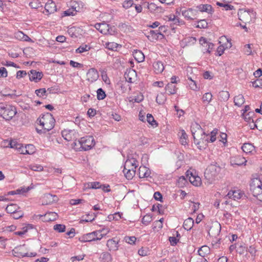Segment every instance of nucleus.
I'll list each match as a JSON object with an SVG mask.
<instances>
[{"instance_id":"1","label":"nucleus","mask_w":262,"mask_h":262,"mask_svg":"<svg viewBox=\"0 0 262 262\" xmlns=\"http://www.w3.org/2000/svg\"><path fill=\"white\" fill-rule=\"evenodd\" d=\"M191 131L193 137L194 142L198 145V147L200 149L204 148V146H202V145L204 143V141L208 142L209 135H206L200 125L196 123L192 124Z\"/></svg>"},{"instance_id":"2","label":"nucleus","mask_w":262,"mask_h":262,"mask_svg":"<svg viewBox=\"0 0 262 262\" xmlns=\"http://www.w3.org/2000/svg\"><path fill=\"white\" fill-rule=\"evenodd\" d=\"M137 167L138 162L135 159L126 160L123 170L126 179L131 180L133 178L135 175L136 169Z\"/></svg>"},{"instance_id":"3","label":"nucleus","mask_w":262,"mask_h":262,"mask_svg":"<svg viewBox=\"0 0 262 262\" xmlns=\"http://www.w3.org/2000/svg\"><path fill=\"white\" fill-rule=\"evenodd\" d=\"M16 113V109L14 106L0 103V115L5 120L12 119Z\"/></svg>"},{"instance_id":"4","label":"nucleus","mask_w":262,"mask_h":262,"mask_svg":"<svg viewBox=\"0 0 262 262\" xmlns=\"http://www.w3.org/2000/svg\"><path fill=\"white\" fill-rule=\"evenodd\" d=\"M55 122L54 118L50 113L43 115L39 120L40 125L46 131H49L54 127Z\"/></svg>"},{"instance_id":"5","label":"nucleus","mask_w":262,"mask_h":262,"mask_svg":"<svg viewBox=\"0 0 262 262\" xmlns=\"http://www.w3.org/2000/svg\"><path fill=\"white\" fill-rule=\"evenodd\" d=\"M239 19L244 23H249L256 17V13L252 9H239L238 12Z\"/></svg>"},{"instance_id":"6","label":"nucleus","mask_w":262,"mask_h":262,"mask_svg":"<svg viewBox=\"0 0 262 262\" xmlns=\"http://www.w3.org/2000/svg\"><path fill=\"white\" fill-rule=\"evenodd\" d=\"M12 253L14 256L19 258L24 257H35L37 255L36 252L28 253L25 245H19L15 247L12 250Z\"/></svg>"},{"instance_id":"7","label":"nucleus","mask_w":262,"mask_h":262,"mask_svg":"<svg viewBox=\"0 0 262 262\" xmlns=\"http://www.w3.org/2000/svg\"><path fill=\"white\" fill-rule=\"evenodd\" d=\"M221 168L215 164H211L208 166L204 172V176L208 181H212L220 173Z\"/></svg>"},{"instance_id":"8","label":"nucleus","mask_w":262,"mask_h":262,"mask_svg":"<svg viewBox=\"0 0 262 262\" xmlns=\"http://www.w3.org/2000/svg\"><path fill=\"white\" fill-rule=\"evenodd\" d=\"M78 142L80 147L84 150L91 149L95 144L93 137L90 136L81 138Z\"/></svg>"},{"instance_id":"9","label":"nucleus","mask_w":262,"mask_h":262,"mask_svg":"<svg viewBox=\"0 0 262 262\" xmlns=\"http://www.w3.org/2000/svg\"><path fill=\"white\" fill-rule=\"evenodd\" d=\"M256 185L253 184L250 185V191L254 197L256 198L258 200L262 202L261 182L258 180H256Z\"/></svg>"},{"instance_id":"10","label":"nucleus","mask_w":262,"mask_h":262,"mask_svg":"<svg viewBox=\"0 0 262 262\" xmlns=\"http://www.w3.org/2000/svg\"><path fill=\"white\" fill-rule=\"evenodd\" d=\"M95 28L103 34H113L115 33L113 28L106 23H97L95 25Z\"/></svg>"},{"instance_id":"11","label":"nucleus","mask_w":262,"mask_h":262,"mask_svg":"<svg viewBox=\"0 0 262 262\" xmlns=\"http://www.w3.org/2000/svg\"><path fill=\"white\" fill-rule=\"evenodd\" d=\"M124 77L128 82L133 83L137 80V73L134 69H127L125 72Z\"/></svg>"},{"instance_id":"12","label":"nucleus","mask_w":262,"mask_h":262,"mask_svg":"<svg viewBox=\"0 0 262 262\" xmlns=\"http://www.w3.org/2000/svg\"><path fill=\"white\" fill-rule=\"evenodd\" d=\"M183 16L187 19H195L197 17L198 10L193 8H189L187 10H182Z\"/></svg>"},{"instance_id":"13","label":"nucleus","mask_w":262,"mask_h":262,"mask_svg":"<svg viewBox=\"0 0 262 262\" xmlns=\"http://www.w3.org/2000/svg\"><path fill=\"white\" fill-rule=\"evenodd\" d=\"M62 136L67 141L74 140L76 138L77 133L74 129H64Z\"/></svg>"},{"instance_id":"14","label":"nucleus","mask_w":262,"mask_h":262,"mask_svg":"<svg viewBox=\"0 0 262 262\" xmlns=\"http://www.w3.org/2000/svg\"><path fill=\"white\" fill-rule=\"evenodd\" d=\"M246 162L245 158L239 155L231 157L230 159V164L233 166L245 165Z\"/></svg>"},{"instance_id":"15","label":"nucleus","mask_w":262,"mask_h":262,"mask_svg":"<svg viewBox=\"0 0 262 262\" xmlns=\"http://www.w3.org/2000/svg\"><path fill=\"white\" fill-rule=\"evenodd\" d=\"M86 76L88 81L93 82L98 79L99 74L95 69L91 68L87 72Z\"/></svg>"},{"instance_id":"16","label":"nucleus","mask_w":262,"mask_h":262,"mask_svg":"<svg viewBox=\"0 0 262 262\" xmlns=\"http://www.w3.org/2000/svg\"><path fill=\"white\" fill-rule=\"evenodd\" d=\"M199 41L202 46L205 47V45H206V46H208L207 48L202 49L203 52L210 53L211 50L213 48L214 45L211 42L207 41V39L203 37H201L200 38Z\"/></svg>"},{"instance_id":"17","label":"nucleus","mask_w":262,"mask_h":262,"mask_svg":"<svg viewBox=\"0 0 262 262\" xmlns=\"http://www.w3.org/2000/svg\"><path fill=\"white\" fill-rule=\"evenodd\" d=\"M97 233V232H96V231H93L92 232L84 234L83 235L79 237V240L81 242L83 243L90 242L92 241H96L95 234Z\"/></svg>"},{"instance_id":"18","label":"nucleus","mask_w":262,"mask_h":262,"mask_svg":"<svg viewBox=\"0 0 262 262\" xmlns=\"http://www.w3.org/2000/svg\"><path fill=\"white\" fill-rule=\"evenodd\" d=\"M244 194L242 193L240 190H230L228 192L227 196L230 198L232 199L235 201H237L242 198Z\"/></svg>"},{"instance_id":"19","label":"nucleus","mask_w":262,"mask_h":262,"mask_svg":"<svg viewBox=\"0 0 262 262\" xmlns=\"http://www.w3.org/2000/svg\"><path fill=\"white\" fill-rule=\"evenodd\" d=\"M78 5L77 3H75L71 8H69V9L63 11V15L62 16H74L75 15L77 12H79L80 11L79 8L77 9V5Z\"/></svg>"},{"instance_id":"20","label":"nucleus","mask_w":262,"mask_h":262,"mask_svg":"<svg viewBox=\"0 0 262 262\" xmlns=\"http://www.w3.org/2000/svg\"><path fill=\"white\" fill-rule=\"evenodd\" d=\"M29 73V79L31 81H37L40 80L43 76L41 72H36L35 70H31Z\"/></svg>"},{"instance_id":"21","label":"nucleus","mask_w":262,"mask_h":262,"mask_svg":"<svg viewBox=\"0 0 262 262\" xmlns=\"http://www.w3.org/2000/svg\"><path fill=\"white\" fill-rule=\"evenodd\" d=\"M150 170L146 167L140 166L138 170L139 177L140 178H145L150 177Z\"/></svg>"},{"instance_id":"22","label":"nucleus","mask_w":262,"mask_h":262,"mask_svg":"<svg viewBox=\"0 0 262 262\" xmlns=\"http://www.w3.org/2000/svg\"><path fill=\"white\" fill-rule=\"evenodd\" d=\"M45 8L46 11L50 14L53 13L57 10L55 3L51 0H49L47 2Z\"/></svg>"},{"instance_id":"23","label":"nucleus","mask_w":262,"mask_h":262,"mask_svg":"<svg viewBox=\"0 0 262 262\" xmlns=\"http://www.w3.org/2000/svg\"><path fill=\"white\" fill-rule=\"evenodd\" d=\"M4 146L6 147H10L12 148H15L18 149L21 148V144L18 143L16 140H6L4 141Z\"/></svg>"},{"instance_id":"24","label":"nucleus","mask_w":262,"mask_h":262,"mask_svg":"<svg viewBox=\"0 0 262 262\" xmlns=\"http://www.w3.org/2000/svg\"><path fill=\"white\" fill-rule=\"evenodd\" d=\"M221 227L220 224L216 223L212 225L208 230V234L210 236H216L217 235L220 231Z\"/></svg>"},{"instance_id":"25","label":"nucleus","mask_w":262,"mask_h":262,"mask_svg":"<svg viewBox=\"0 0 262 262\" xmlns=\"http://www.w3.org/2000/svg\"><path fill=\"white\" fill-rule=\"evenodd\" d=\"M55 198H57V196L55 195H52L50 193L45 194L43 197V200L42 203V205H46L50 204L52 202L56 201L57 200L55 199Z\"/></svg>"},{"instance_id":"26","label":"nucleus","mask_w":262,"mask_h":262,"mask_svg":"<svg viewBox=\"0 0 262 262\" xmlns=\"http://www.w3.org/2000/svg\"><path fill=\"white\" fill-rule=\"evenodd\" d=\"M242 149L243 151L246 154H251L255 150L254 145L250 143H245L242 146Z\"/></svg>"},{"instance_id":"27","label":"nucleus","mask_w":262,"mask_h":262,"mask_svg":"<svg viewBox=\"0 0 262 262\" xmlns=\"http://www.w3.org/2000/svg\"><path fill=\"white\" fill-rule=\"evenodd\" d=\"M196 9L201 12H206L208 13H211L212 12V7L210 5H200L196 7Z\"/></svg>"},{"instance_id":"28","label":"nucleus","mask_w":262,"mask_h":262,"mask_svg":"<svg viewBox=\"0 0 262 262\" xmlns=\"http://www.w3.org/2000/svg\"><path fill=\"white\" fill-rule=\"evenodd\" d=\"M118 27L121 31L125 33L131 32L134 31L133 28L126 23H121Z\"/></svg>"},{"instance_id":"29","label":"nucleus","mask_w":262,"mask_h":262,"mask_svg":"<svg viewBox=\"0 0 262 262\" xmlns=\"http://www.w3.org/2000/svg\"><path fill=\"white\" fill-rule=\"evenodd\" d=\"M58 217V215L54 212H49L44 215V221L50 222L55 220Z\"/></svg>"},{"instance_id":"30","label":"nucleus","mask_w":262,"mask_h":262,"mask_svg":"<svg viewBox=\"0 0 262 262\" xmlns=\"http://www.w3.org/2000/svg\"><path fill=\"white\" fill-rule=\"evenodd\" d=\"M153 67H154L155 72L157 74H159V73H162L164 69L163 63L161 61H157L155 62L153 64Z\"/></svg>"},{"instance_id":"31","label":"nucleus","mask_w":262,"mask_h":262,"mask_svg":"<svg viewBox=\"0 0 262 262\" xmlns=\"http://www.w3.org/2000/svg\"><path fill=\"white\" fill-rule=\"evenodd\" d=\"M118 243L114 239H111L107 241L106 245L110 250L116 251L118 248Z\"/></svg>"},{"instance_id":"32","label":"nucleus","mask_w":262,"mask_h":262,"mask_svg":"<svg viewBox=\"0 0 262 262\" xmlns=\"http://www.w3.org/2000/svg\"><path fill=\"white\" fill-rule=\"evenodd\" d=\"M176 86L172 83H168L165 86V90L168 95H173L177 92Z\"/></svg>"},{"instance_id":"33","label":"nucleus","mask_w":262,"mask_h":262,"mask_svg":"<svg viewBox=\"0 0 262 262\" xmlns=\"http://www.w3.org/2000/svg\"><path fill=\"white\" fill-rule=\"evenodd\" d=\"M194 221L191 217L186 219L183 223V227L185 230H190L193 227Z\"/></svg>"},{"instance_id":"34","label":"nucleus","mask_w":262,"mask_h":262,"mask_svg":"<svg viewBox=\"0 0 262 262\" xmlns=\"http://www.w3.org/2000/svg\"><path fill=\"white\" fill-rule=\"evenodd\" d=\"M150 35H151V37H152V39H158L159 38L162 39L164 38V35L160 32H158L157 30H151L149 32ZM147 37L149 39L150 37V35H148Z\"/></svg>"},{"instance_id":"35","label":"nucleus","mask_w":262,"mask_h":262,"mask_svg":"<svg viewBox=\"0 0 262 262\" xmlns=\"http://www.w3.org/2000/svg\"><path fill=\"white\" fill-rule=\"evenodd\" d=\"M212 95L211 93L207 92L205 93L202 97V101L204 104L207 105L211 101L212 99Z\"/></svg>"},{"instance_id":"36","label":"nucleus","mask_w":262,"mask_h":262,"mask_svg":"<svg viewBox=\"0 0 262 262\" xmlns=\"http://www.w3.org/2000/svg\"><path fill=\"white\" fill-rule=\"evenodd\" d=\"M244 102L245 99L242 95L239 94L234 97V103L235 105L241 106Z\"/></svg>"},{"instance_id":"37","label":"nucleus","mask_w":262,"mask_h":262,"mask_svg":"<svg viewBox=\"0 0 262 262\" xmlns=\"http://www.w3.org/2000/svg\"><path fill=\"white\" fill-rule=\"evenodd\" d=\"M229 97L230 94L228 91H222L219 94V99L221 101H227Z\"/></svg>"},{"instance_id":"38","label":"nucleus","mask_w":262,"mask_h":262,"mask_svg":"<svg viewBox=\"0 0 262 262\" xmlns=\"http://www.w3.org/2000/svg\"><path fill=\"white\" fill-rule=\"evenodd\" d=\"M32 148L33 149L34 148V146L33 145L29 144L27 146H26L25 147L22 146L21 145V148H18V150L21 152V154H32L33 153V151H29L27 148Z\"/></svg>"},{"instance_id":"39","label":"nucleus","mask_w":262,"mask_h":262,"mask_svg":"<svg viewBox=\"0 0 262 262\" xmlns=\"http://www.w3.org/2000/svg\"><path fill=\"white\" fill-rule=\"evenodd\" d=\"M180 137V142L182 145H185L187 144L188 136L184 130H181Z\"/></svg>"},{"instance_id":"40","label":"nucleus","mask_w":262,"mask_h":262,"mask_svg":"<svg viewBox=\"0 0 262 262\" xmlns=\"http://www.w3.org/2000/svg\"><path fill=\"white\" fill-rule=\"evenodd\" d=\"M95 231L97 232V233L95 234L96 241L100 240L104 236V235H105L107 232H108V230L105 229H102L101 230H98Z\"/></svg>"},{"instance_id":"41","label":"nucleus","mask_w":262,"mask_h":262,"mask_svg":"<svg viewBox=\"0 0 262 262\" xmlns=\"http://www.w3.org/2000/svg\"><path fill=\"white\" fill-rule=\"evenodd\" d=\"M85 187L88 188L98 189L101 188V185L98 182H89L85 184Z\"/></svg>"},{"instance_id":"42","label":"nucleus","mask_w":262,"mask_h":262,"mask_svg":"<svg viewBox=\"0 0 262 262\" xmlns=\"http://www.w3.org/2000/svg\"><path fill=\"white\" fill-rule=\"evenodd\" d=\"M19 209V207L15 204H11L7 206L6 208V211L8 213L12 214Z\"/></svg>"},{"instance_id":"43","label":"nucleus","mask_w":262,"mask_h":262,"mask_svg":"<svg viewBox=\"0 0 262 262\" xmlns=\"http://www.w3.org/2000/svg\"><path fill=\"white\" fill-rule=\"evenodd\" d=\"M135 58L138 61L141 62L144 59V55L141 51H136L134 53Z\"/></svg>"},{"instance_id":"44","label":"nucleus","mask_w":262,"mask_h":262,"mask_svg":"<svg viewBox=\"0 0 262 262\" xmlns=\"http://www.w3.org/2000/svg\"><path fill=\"white\" fill-rule=\"evenodd\" d=\"M91 47L88 45H82L76 50L77 53H82L83 52L88 51L90 50Z\"/></svg>"},{"instance_id":"45","label":"nucleus","mask_w":262,"mask_h":262,"mask_svg":"<svg viewBox=\"0 0 262 262\" xmlns=\"http://www.w3.org/2000/svg\"><path fill=\"white\" fill-rule=\"evenodd\" d=\"M100 258L103 262H108L111 260V255L108 252H103L100 255Z\"/></svg>"},{"instance_id":"46","label":"nucleus","mask_w":262,"mask_h":262,"mask_svg":"<svg viewBox=\"0 0 262 262\" xmlns=\"http://www.w3.org/2000/svg\"><path fill=\"white\" fill-rule=\"evenodd\" d=\"M106 97L105 92L101 88H99L97 91V97L98 100H103Z\"/></svg>"},{"instance_id":"47","label":"nucleus","mask_w":262,"mask_h":262,"mask_svg":"<svg viewBox=\"0 0 262 262\" xmlns=\"http://www.w3.org/2000/svg\"><path fill=\"white\" fill-rule=\"evenodd\" d=\"M29 6L33 9H37L40 7L41 5L38 0H33L30 3Z\"/></svg>"},{"instance_id":"48","label":"nucleus","mask_w":262,"mask_h":262,"mask_svg":"<svg viewBox=\"0 0 262 262\" xmlns=\"http://www.w3.org/2000/svg\"><path fill=\"white\" fill-rule=\"evenodd\" d=\"M53 229L58 232H63L66 230V226L62 224H56L54 226Z\"/></svg>"},{"instance_id":"49","label":"nucleus","mask_w":262,"mask_h":262,"mask_svg":"<svg viewBox=\"0 0 262 262\" xmlns=\"http://www.w3.org/2000/svg\"><path fill=\"white\" fill-rule=\"evenodd\" d=\"M152 221V217L149 214L144 215L142 219V223L144 225H148Z\"/></svg>"},{"instance_id":"50","label":"nucleus","mask_w":262,"mask_h":262,"mask_svg":"<svg viewBox=\"0 0 262 262\" xmlns=\"http://www.w3.org/2000/svg\"><path fill=\"white\" fill-rule=\"evenodd\" d=\"M186 176L189 179L190 182L193 185L194 182V178L195 177V175L193 174L192 172L190 170H187L186 171Z\"/></svg>"},{"instance_id":"51","label":"nucleus","mask_w":262,"mask_h":262,"mask_svg":"<svg viewBox=\"0 0 262 262\" xmlns=\"http://www.w3.org/2000/svg\"><path fill=\"white\" fill-rule=\"evenodd\" d=\"M208 251V247L206 246H202L198 250L199 254L202 256L204 257L206 252Z\"/></svg>"},{"instance_id":"52","label":"nucleus","mask_w":262,"mask_h":262,"mask_svg":"<svg viewBox=\"0 0 262 262\" xmlns=\"http://www.w3.org/2000/svg\"><path fill=\"white\" fill-rule=\"evenodd\" d=\"M186 183L187 181L184 176L180 177L177 181V184L179 187H183Z\"/></svg>"},{"instance_id":"53","label":"nucleus","mask_w":262,"mask_h":262,"mask_svg":"<svg viewBox=\"0 0 262 262\" xmlns=\"http://www.w3.org/2000/svg\"><path fill=\"white\" fill-rule=\"evenodd\" d=\"M256 127L257 129L262 130V118L257 119L254 123V128Z\"/></svg>"},{"instance_id":"54","label":"nucleus","mask_w":262,"mask_h":262,"mask_svg":"<svg viewBox=\"0 0 262 262\" xmlns=\"http://www.w3.org/2000/svg\"><path fill=\"white\" fill-rule=\"evenodd\" d=\"M29 167L31 170L35 171H41L43 169L41 165L38 164L31 165Z\"/></svg>"},{"instance_id":"55","label":"nucleus","mask_w":262,"mask_h":262,"mask_svg":"<svg viewBox=\"0 0 262 262\" xmlns=\"http://www.w3.org/2000/svg\"><path fill=\"white\" fill-rule=\"evenodd\" d=\"M251 46L253 45L252 44H247L244 46V51L247 55H250L252 53Z\"/></svg>"},{"instance_id":"56","label":"nucleus","mask_w":262,"mask_h":262,"mask_svg":"<svg viewBox=\"0 0 262 262\" xmlns=\"http://www.w3.org/2000/svg\"><path fill=\"white\" fill-rule=\"evenodd\" d=\"M24 214L23 212L20 210L18 211L17 210L15 211L14 213L11 214V216L12 218L14 219H18L21 217H23Z\"/></svg>"},{"instance_id":"57","label":"nucleus","mask_w":262,"mask_h":262,"mask_svg":"<svg viewBox=\"0 0 262 262\" xmlns=\"http://www.w3.org/2000/svg\"><path fill=\"white\" fill-rule=\"evenodd\" d=\"M124 241L130 245L134 244L136 241V237L135 236H125Z\"/></svg>"},{"instance_id":"58","label":"nucleus","mask_w":262,"mask_h":262,"mask_svg":"<svg viewBox=\"0 0 262 262\" xmlns=\"http://www.w3.org/2000/svg\"><path fill=\"white\" fill-rule=\"evenodd\" d=\"M143 99L144 97L143 95H142L141 94H139L137 95L136 96H135L134 98H132V99L130 100L129 101L132 102L139 103L141 102L143 100Z\"/></svg>"},{"instance_id":"59","label":"nucleus","mask_w":262,"mask_h":262,"mask_svg":"<svg viewBox=\"0 0 262 262\" xmlns=\"http://www.w3.org/2000/svg\"><path fill=\"white\" fill-rule=\"evenodd\" d=\"M208 26V23L205 19H202L198 21L197 27L199 28H206Z\"/></svg>"},{"instance_id":"60","label":"nucleus","mask_w":262,"mask_h":262,"mask_svg":"<svg viewBox=\"0 0 262 262\" xmlns=\"http://www.w3.org/2000/svg\"><path fill=\"white\" fill-rule=\"evenodd\" d=\"M133 0L125 1L123 3V7L126 9H127L132 7L133 5Z\"/></svg>"},{"instance_id":"61","label":"nucleus","mask_w":262,"mask_h":262,"mask_svg":"<svg viewBox=\"0 0 262 262\" xmlns=\"http://www.w3.org/2000/svg\"><path fill=\"white\" fill-rule=\"evenodd\" d=\"M106 48L111 50H114L117 48V44L114 42H107L105 43Z\"/></svg>"},{"instance_id":"62","label":"nucleus","mask_w":262,"mask_h":262,"mask_svg":"<svg viewBox=\"0 0 262 262\" xmlns=\"http://www.w3.org/2000/svg\"><path fill=\"white\" fill-rule=\"evenodd\" d=\"M146 120L147 121L152 125H154V123L156 124V122L155 120L154 117L151 114H148L147 115Z\"/></svg>"},{"instance_id":"63","label":"nucleus","mask_w":262,"mask_h":262,"mask_svg":"<svg viewBox=\"0 0 262 262\" xmlns=\"http://www.w3.org/2000/svg\"><path fill=\"white\" fill-rule=\"evenodd\" d=\"M188 79H189L190 81V83H189V85L190 89L194 91L197 90L198 87L195 82L194 80H193L190 77L188 78Z\"/></svg>"},{"instance_id":"64","label":"nucleus","mask_w":262,"mask_h":262,"mask_svg":"<svg viewBox=\"0 0 262 262\" xmlns=\"http://www.w3.org/2000/svg\"><path fill=\"white\" fill-rule=\"evenodd\" d=\"M46 92V89L43 88L36 90L35 91V93L38 97H42L45 95Z\"/></svg>"}]
</instances>
